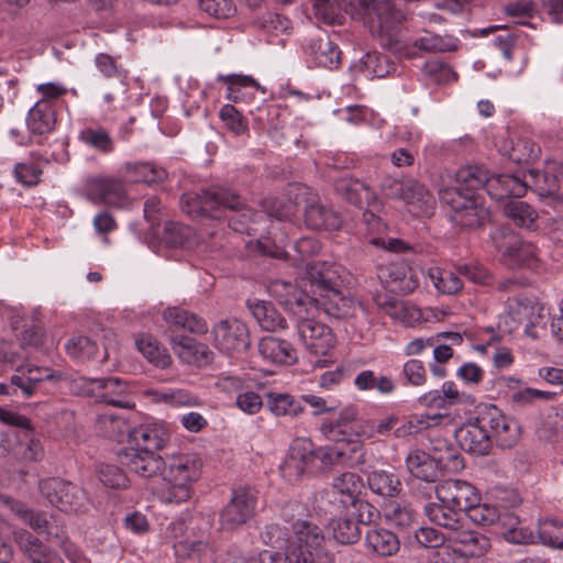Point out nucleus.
<instances>
[{
  "mask_svg": "<svg viewBox=\"0 0 563 563\" xmlns=\"http://www.w3.org/2000/svg\"><path fill=\"white\" fill-rule=\"evenodd\" d=\"M244 200L234 191L213 187L202 190L200 194H185L181 197V209L189 216H206L209 218H220L222 210H242L238 220L232 221L231 225L235 231H256L250 223H257L264 219V216L275 218L279 221L289 220L296 212L295 203L291 201H283L276 198H267L262 202V211H253L244 209Z\"/></svg>",
  "mask_w": 563,
  "mask_h": 563,
  "instance_id": "nucleus-1",
  "label": "nucleus"
},
{
  "mask_svg": "<svg viewBox=\"0 0 563 563\" xmlns=\"http://www.w3.org/2000/svg\"><path fill=\"white\" fill-rule=\"evenodd\" d=\"M312 300L316 302V313L321 309L329 317L343 320L344 330L352 340L367 338L372 320L363 302L331 288H328V292L316 295Z\"/></svg>",
  "mask_w": 563,
  "mask_h": 563,
  "instance_id": "nucleus-2",
  "label": "nucleus"
},
{
  "mask_svg": "<svg viewBox=\"0 0 563 563\" xmlns=\"http://www.w3.org/2000/svg\"><path fill=\"white\" fill-rule=\"evenodd\" d=\"M201 474V461L196 454L180 453L167 455L162 468V479L166 486L161 499L167 504H181L192 496V485Z\"/></svg>",
  "mask_w": 563,
  "mask_h": 563,
  "instance_id": "nucleus-3",
  "label": "nucleus"
},
{
  "mask_svg": "<svg viewBox=\"0 0 563 563\" xmlns=\"http://www.w3.org/2000/svg\"><path fill=\"white\" fill-rule=\"evenodd\" d=\"M365 21L373 35L384 45L397 43V35L405 20L404 12L391 0H358Z\"/></svg>",
  "mask_w": 563,
  "mask_h": 563,
  "instance_id": "nucleus-4",
  "label": "nucleus"
},
{
  "mask_svg": "<svg viewBox=\"0 0 563 563\" xmlns=\"http://www.w3.org/2000/svg\"><path fill=\"white\" fill-rule=\"evenodd\" d=\"M440 199L452 210L451 220L462 228H475L485 223L488 211L474 194L461 191L460 188L440 190Z\"/></svg>",
  "mask_w": 563,
  "mask_h": 563,
  "instance_id": "nucleus-5",
  "label": "nucleus"
},
{
  "mask_svg": "<svg viewBox=\"0 0 563 563\" xmlns=\"http://www.w3.org/2000/svg\"><path fill=\"white\" fill-rule=\"evenodd\" d=\"M317 471V445L310 438H295L288 454L280 465V472L288 482L299 479L306 472Z\"/></svg>",
  "mask_w": 563,
  "mask_h": 563,
  "instance_id": "nucleus-6",
  "label": "nucleus"
},
{
  "mask_svg": "<svg viewBox=\"0 0 563 563\" xmlns=\"http://www.w3.org/2000/svg\"><path fill=\"white\" fill-rule=\"evenodd\" d=\"M316 313L302 312L297 317V331L306 350L311 354L324 356L335 345L332 330L314 319Z\"/></svg>",
  "mask_w": 563,
  "mask_h": 563,
  "instance_id": "nucleus-7",
  "label": "nucleus"
},
{
  "mask_svg": "<svg viewBox=\"0 0 563 563\" xmlns=\"http://www.w3.org/2000/svg\"><path fill=\"white\" fill-rule=\"evenodd\" d=\"M290 528L291 541L287 551L298 556V561L302 558L307 563H314L324 541L321 529L307 520H297Z\"/></svg>",
  "mask_w": 563,
  "mask_h": 563,
  "instance_id": "nucleus-8",
  "label": "nucleus"
},
{
  "mask_svg": "<svg viewBox=\"0 0 563 563\" xmlns=\"http://www.w3.org/2000/svg\"><path fill=\"white\" fill-rule=\"evenodd\" d=\"M41 494L47 501L65 512L78 511L85 494L76 485L60 478H47L38 483Z\"/></svg>",
  "mask_w": 563,
  "mask_h": 563,
  "instance_id": "nucleus-9",
  "label": "nucleus"
},
{
  "mask_svg": "<svg viewBox=\"0 0 563 563\" xmlns=\"http://www.w3.org/2000/svg\"><path fill=\"white\" fill-rule=\"evenodd\" d=\"M362 446L358 442L341 439L332 444L317 445V471L354 466L362 462Z\"/></svg>",
  "mask_w": 563,
  "mask_h": 563,
  "instance_id": "nucleus-10",
  "label": "nucleus"
},
{
  "mask_svg": "<svg viewBox=\"0 0 563 563\" xmlns=\"http://www.w3.org/2000/svg\"><path fill=\"white\" fill-rule=\"evenodd\" d=\"M496 247L500 252L501 262L509 268H534L537 266V247L523 242L518 235L508 233L503 241L498 240V232L493 235Z\"/></svg>",
  "mask_w": 563,
  "mask_h": 563,
  "instance_id": "nucleus-11",
  "label": "nucleus"
},
{
  "mask_svg": "<svg viewBox=\"0 0 563 563\" xmlns=\"http://www.w3.org/2000/svg\"><path fill=\"white\" fill-rule=\"evenodd\" d=\"M86 388L98 402L126 409L135 406L128 383L118 377L89 379Z\"/></svg>",
  "mask_w": 563,
  "mask_h": 563,
  "instance_id": "nucleus-12",
  "label": "nucleus"
},
{
  "mask_svg": "<svg viewBox=\"0 0 563 563\" xmlns=\"http://www.w3.org/2000/svg\"><path fill=\"white\" fill-rule=\"evenodd\" d=\"M256 494L251 488H238L220 512V525L224 530H233L246 523L254 515Z\"/></svg>",
  "mask_w": 563,
  "mask_h": 563,
  "instance_id": "nucleus-13",
  "label": "nucleus"
},
{
  "mask_svg": "<svg viewBox=\"0 0 563 563\" xmlns=\"http://www.w3.org/2000/svg\"><path fill=\"white\" fill-rule=\"evenodd\" d=\"M87 197L93 203L112 207H125L129 197L120 178L111 176H92L86 180Z\"/></svg>",
  "mask_w": 563,
  "mask_h": 563,
  "instance_id": "nucleus-14",
  "label": "nucleus"
},
{
  "mask_svg": "<svg viewBox=\"0 0 563 563\" xmlns=\"http://www.w3.org/2000/svg\"><path fill=\"white\" fill-rule=\"evenodd\" d=\"M435 495L439 501L452 505L462 512L481 500L478 490L471 483L454 478L440 482Z\"/></svg>",
  "mask_w": 563,
  "mask_h": 563,
  "instance_id": "nucleus-15",
  "label": "nucleus"
},
{
  "mask_svg": "<svg viewBox=\"0 0 563 563\" xmlns=\"http://www.w3.org/2000/svg\"><path fill=\"white\" fill-rule=\"evenodd\" d=\"M268 291L296 317L302 316V312L316 313V302L312 297L289 282L274 280L269 284Z\"/></svg>",
  "mask_w": 563,
  "mask_h": 563,
  "instance_id": "nucleus-16",
  "label": "nucleus"
},
{
  "mask_svg": "<svg viewBox=\"0 0 563 563\" xmlns=\"http://www.w3.org/2000/svg\"><path fill=\"white\" fill-rule=\"evenodd\" d=\"M306 276L311 283L313 294L328 292V288L338 290L344 282L345 269L336 263L330 262H307L305 264Z\"/></svg>",
  "mask_w": 563,
  "mask_h": 563,
  "instance_id": "nucleus-17",
  "label": "nucleus"
},
{
  "mask_svg": "<svg viewBox=\"0 0 563 563\" xmlns=\"http://www.w3.org/2000/svg\"><path fill=\"white\" fill-rule=\"evenodd\" d=\"M169 439V429L159 421L142 423L131 429L128 433V442L130 446L137 450H162Z\"/></svg>",
  "mask_w": 563,
  "mask_h": 563,
  "instance_id": "nucleus-18",
  "label": "nucleus"
},
{
  "mask_svg": "<svg viewBox=\"0 0 563 563\" xmlns=\"http://www.w3.org/2000/svg\"><path fill=\"white\" fill-rule=\"evenodd\" d=\"M214 344L223 352H241L250 345L246 325L236 320L220 321L213 328Z\"/></svg>",
  "mask_w": 563,
  "mask_h": 563,
  "instance_id": "nucleus-19",
  "label": "nucleus"
},
{
  "mask_svg": "<svg viewBox=\"0 0 563 563\" xmlns=\"http://www.w3.org/2000/svg\"><path fill=\"white\" fill-rule=\"evenodd\" d=\"M483 420H486L490 430L489 435L499 448L510 449L519 442L521 427L516 419L507 417L494 408L486 413Z\"/></svg>",
  "mask_w": 563,
  "mask_h": 563,
  "instance_id": "nucleus-20",
  "label": "nucleus"
},
{
  "mask_svg": "<svg viewBox=\"0 0 563 563\" xmlns=\"http://www.w3.org/2000/svg\"><path fill=\"white\" fill-rule=\"evenodd\" d=\"M120 461L141 477L162 476L164 460L155 451L137 450L130 446L120 454Z\"/></svg>",
  "mask_w": 563,
  "mask_h": 563,
  "instance_id": "nucleus-21",
  "label": "nucleus"
},
{
  "mask_svg": "<svg viewBox=\"0 0 563 563\" xmlns=\"http://www.w3.org/2000/svg\"><path fill=\"white\" fill-rule=\"evenodd\" d=\"M377 277L390 291L408 294L417 287L410 267L402 261L378 265Z\"/></svg>",
  "mask_w": 563,
  "mask_h": 563,
  "instance_id": "nucleus-22",
  "label": "nucleus"
},
{
  "mask_svg": "<svg viewBox=\"0 0 563 563\" xmlns=\"http://www.w3.org/2000/svg\"><path fill=\"white\" fill-rule=\"evenodd\" d=\"M446 541L465 559L482 556L490 549V541L486 536L462 529L461 526L446 534Z\"/></svg>",
  "mask_w": 563,
  "mask_h": 563,
  "instance_id": "nucleus-23",
  "label": "nucleus"
},
{
  "mask_svg": "<svg viewBox=\"0 0 563 563\" xmlns=\"http://www.w3.org/2000/svg\"><path fill=\"white\" fill-rule=\"evenodd\" d=\"M455 438L461 448L475 455H485L490 449V435L479 419L467 421L461 426Z\"/></svg>",
  "mask_w": 563,
  "mask_h": 563,
  "instance_id": "nucleus-24",
  "label": "nucleus"
},
{
  "mask_svg": "<svg viewBox=\"0 0 563 563\" xmlns=\"http://www.w3.org/2000/svg\"><path fill=\"white\" fill-rule=\"evenodd\" d=\"M13 540L30 563H62L58 553L26 530H14Z\"/></svg>",
  "mask_w": 563,
  "mask_h": 563,
  "instance_id": "nucleus-25",
  "label": "nucleus"
},
{
  "mask_svg": "<svg viewBox=\"0 0 563 563\" xmlns=\"http://www.w3.org/2000/svg\"><path fill=\"white\" fill-rule=\"evenodd\" d=\"M303 220L308 229L317 231H338L342 227L340 214L320 200H313L306 205Z\"/></svg>",
  "mask_w": 563,
  "mask_h": 563,
  "instance_id": "nucleus-26",
  "label": "nucleus"
},
{
  "mask_svg": "<svg viewBox=\"0 0 563 563\" xmlns=\"http://www.w3.org/2000/svg\"><path fill=\"white\" fill-rule=\"evenodd\" d=\"M399 200L404 201L407 210L417 217L431 216L435 206V200L429 189L413 179L406 180L404 195Z\"/></svg>",
  "mask_w": 563,
  "mask_h": 563,
  "instance_id": "nucleus-27",
  "label": "nucleus"
},
{
  "mask_svg": "<svg viewBox=\"0 0 563 563\" xmlns=\"http://www.w3.org/2000/svg\"><path fill=\"white\" fill-rule=\"evenodd\" d=\"M172 347L177 357L185 364L205 366L212 361L209 347L189 336H176L172 340Z\"/></svg>",
  "mask_w": 563,
  "mask_h": 563,
  "instance_id": "nucleus-28",
  "label": "nucleus"
},
{
  "mask_svg": "<svg viewBox=\"0 0 563 563\" xmlns=\"http://www.w3.org/2000/svg\"><path fill=\"white\" fill-rule=\"evenodd\" d=\"M52 378H54V371L52 368L23 364L11 376V385L20 388L22 396L29 398L35 393L41 382Z\"/></svg>",
  "mask_w": 563,
  "mask_h": 563,
  "instance_id": "nucleus-29",
  "label": "nucleus"
},
{
  "mask_svg": "<svg viewBox=\"0 0 563 563\" xmlns=\"http://www.w3.org/2000/svg\"><path fill=\"white\" fill-rule=\"evenodd\" d=\"M120 177L129 183H143L153 185L164 181L167 172L151 162H126L119 168Z\"/></svg>",
  "mask_w": 563,
  "mask_h": 563,
  "instance_id": "nucleus-30",
  "label": "nucleus"
},
{
  "mask_svg": "<svg viewBox=\"0 0 563 563\" xmlns=\"http://www.w3.org/2000/svg\"><path fill=\"white\" fill-rule=\"evenodd\" d=\"M258 353L272 364L291 365L297 361V353L292 345L286 340L272 335L260 340Z\"/></svg>",
  "mask_w": 563,
  "mask_h": 563,
  "instance_id": "nucleus-31",
  "label": "nucleus"
},
{
  "mask_svg": "<svg viewBox=\"0 0 563 563\" xmlns=\"http://www.w3.org/2000/svg\"><path fill=\"white\" fill-rule=\"evenodd\" d=\"M377 307L390 317L396 323L413 325L420 319V311L407 301L386 295H377L374 298Z\"/></svg>",
  "mask_w": 563,
  "mask_h": 563,
  "instance_id": "nucleus-32",
  "label": "nucleus"
},
{
  "mask_svg": "<svg viewBox=\"0 0 563 563\" xmlns=\"http://www.w3.org/2000/svg\"><path fill=\"white\" fill-rule=\"evenodd\" d=\"M306 51L310 60L318 67L333 69L341 63V51L328 36L311 38Z\"/></svg>",
  "mask_w": 563,
  "mask_h": 563,
  "instance_id": "nucleus-33",
  "label": "nucleus"
},
{
  "mask_svg": "<svg viewBox=\"0 0 563 563\" xmlns=\"http://www.w3.org/2000/svg\"><path fill=\"white\" fill-rule=\"evenodd\" d=\"M499 152L510 161L521 164L537 158L540 148L526 136H509L501 141Z\"/></svg>",
  "mask_w": 563,
  "mask_h": 563,
  "instance_id": "nucleus-34",
  "label": "nucleus"
},
{
  "mask_svg": "<svg viewBox=\"0 0 563 563\" xmlns=\"http://www.w3.org/2000/svg\"><path fill=\"white\" fill-rule=\"evenodd\" d=\"M408 472L418 479L434 482L439 476V463L427 452L415 449L406 457Z\"/></svg>",
  "mask_w": 563,
  "mask_h": 563,
  "instance_id": "nucleus-35",
  "label": "nucleus"
},
{
  "mask_svg": "<svg viewBox=\"0 0 563 563\" xmlns=\"http://www.w3.org/2000/svg\"><path fill=\"white\" fill-rule=\"evenodd\" d=\"M366 549L382 558L393 556L399 551L397 536L384 528H372L365 534Z\"/></svg>",
  "mask_w": 563,
  "mask_h": 563,
  "instance_id": "nucleus-36",
  "label": "nucleus"
},
{
  "mask_svg": "<svg viewBox=\"0 0 563 563\" xmlns=\"http://www.w3.org/2000/svg\"><path fill=\"white\" fill-rule=\"evenodd\" d=\"M55 111L51 101L41 99L29 111L26 124L32 134L49 133L55 126Z\"/></svg>",
  "mask_w": 563,
  "mask_h": 563,
  "instance_id": "nucleus-37",
  "label": "nucleus"
},
{
  "mask_svg": "<svg viewBox=\"0 0 563 563\" xmlns=\"http://www.w3.org/2000/svg\"><path fill=\"white\" fill-rule=\"evenodd\" d=\"M179 559H189L198 563H213V547L205 539L186 538L174 544Z\"/></svg>",
  "mask_w": 563,
  "mask_h": 563,
  "instance_id": "nucleus-38",
  "label": "nucleus"
},
{
  "mask_svg": "<svg viewBox=\"0 0 563 563\" xmlns=\"http://www.w3.org/2000/svg\"><path fill=\"white\" fill-rule=\"evenodd\" d=\"M486 191L492 198L501 200L510 196H522L526 192V185L514 175H493L488 178Z\"/></svg>",
  "mask_w": 563,
  "mask_h": 563,
  "instance_id": "nucleus-39",
  "label": "nucleus"
},
{
  "mask_svg": "<svg viewBox=\"0 0 563 563\" xmlns=\"http://www.w3.org/2000/svg\"><path fill=\"white\" fill-rule=\"evenodd\" d=\"M335 191L354 206H362L365 201L371 206V200L376 202L373 190L358 179L343 177L335 181Z\"/></svg>",
  "mask_w": 563,
  "mask_h": 563,
  "instance_id": "nucleus-40",
  "label": "nucleus"
},
{
  "mask_svg": "<svg viewBox=\"0 0 563 563\" xmlns=\"http://www.w3.org/2000/svg\"><path fill=\"white\" fill-rule=\"evenodd\" d=\"M420 405L434 409H446L461 401L460 391L452 380H446L440 389H432L418 398Z\"/></svg>",
  "mask_w": 563,
  "mask_h": 563,
  "instance_id": "nucleus-41",
  "label": "nucleus"
},
{
  "mask_svg": "<svg viewBox=\"0 0 563 563\" xmlns=\"http://www.w3.org/2000/svg\"><path fill=\"white\" fill-rule=\"evenodd\" d=\"M330 487L349 509L360 497L363 481L361 476L355 473L344 472L333 477Z\"/></svg>",
  "mask_w": 563,
  "mask_h": 563,
  "instance_id": "nucleus-42",
  "label": "nucleus"
},
{
  "mask_svg": "<svg viewBox=\"0 0 563 563\" xmlns=\"http://www.w3.org/2000/svg\"><path fill=\"white\" fill-rule=\"evenodd\" d=\"M249 308L263 330L277 331L287 328L286 319L271 302L264 300L250 301Z\"/></svg>",
  "mask_w": 563,
  "mask_h": 563,
  "instance_id": "nucleus-43",
  "label": "nucleus"
},
{
  "mask_svg": "<svg viewBox=\"0 0 563 563\" xmlns=\"http://www.w3.org/2000/svg\"><path fill=\"white\" fill-rule=\"evenodd\" d=\"M424 512L431 522L446 529L448 533L461 526L462 511L452 505L439 500L429 503L424 506Z\"/></svg>",
  "mask_w": 563,
  "mask_h": 563,
  "instance_id": "nucleus-44",
  "label": "nucleus"
},
{
  "mask_svg": "<svg viewBox=\"0 0 563 563\" xmlns=\"http://www.w3.org/2000/svg\"><path fill=\"white\" fill-rule=\"evenodd\" d=\"M428 277L434 289L444 296H454L462 291L463 280L460 274L442 267H431L428 269Z\"/></svg>",
  "mask_w": 563,
  "mask_h": 563,
  "instance_id": "nucleus-45",
  "label": "nucleus"
},
{
  "mask_svg": "<svg viewBox=\"0 0 563 563\" xmlns=\"http://www.w3.org/2000/svg\"><path fill=\"white\" fill-rule=\"evenodd\" d=\"M369 489L383 497H396L401 492V482L399 477L384 470L372 471L367 476Z\"/></svg>",
  "mask_w": 563,
  "mask_h": 563,
  "instance_id": "nucleus-46",
  "label": "nucleus"
},
{
  "mask_svg": "<svg viewBox=\"0 0 563 563\" xmlns=\"http://www.w3.org/2000/svg\"><path fill=\"white\" fill-rule=\"evenodd\" d=\"M267 408L276 417L296 418L303 412V406L287 393L271 391L267 394Z\"/></svg>",
  "mask_w": 563,
  "mask_h": 563,
  "instance_id": "nucleus-47",
  "label": "nucleus"
},
{
  "mask_svg": "<svg viewBox=\"0 0 563 563\" xmlns=\"http://www.w3.org/2000/svg\"><path fill=\"white\" fill-rule=\"evenodd\" d=\"M489 175L488 172L482 166L467 165L461 167L456 173L455 188L461 191L473 194L474 190L487 187Z\"/></svg>",
  "mask_w": 563,
  "mask_h": 563,
  "instance_id": "nucleus-48",
  "label": "nucleus"
},
{
  "mask_svg": "<svg viewBox=\"0 0 563 563\" xmlns=\"http://www.w3.org/2000/svg\"><path fill=\"white\" fill-rule=\"evenodd\" d=\"M135 345L139 352L156 367L166 368L170 365V355L153 336L142 335L135 340Z\"/></svg>",
  "mask_w": 563,
  "mask_h": 563,
  "instance_id": "nucleus-49",
  "label": "nucleus"
},
{
  "mask_svg": "<svg viewBox=\"0 0 563 563\" xmlns=\"http://www.w3.org/2000/svg\"><path fill=\"white\" fill-rule=\"evenodd\" d=\"M78 140L101 154H110L114 151V142L110 132L101 126L84 128L78 134Z\"/></svg>",
  "mask_w": 563,
  "mask_h": 563,
  "instance_id": "nucleus-50",
  "label": "nucleus"
},
{
  "mask_svg": "<svg viewBox=\"0 0 563 563\" xmlns=\"http://www.w3.org/2000/svg\"><path fill=\"white\" fill-rule=\"evenodd\" d=\"M96 428L103 437L114 441H121L124 434H128L130 431L128 421L113 412L98 415Z\"/></svg>",
  "mask_w": 563,
  "mask_h": 563,
  "instance_id": "nucleus-51",
  "label": "nucleus"
},
{
  "mask_svg": "<svg viewBox=\"0 0 563 563\" xmlns=\"http://www.w3.org/2000/svg\"><path fill=\"white\" fill-rule=\"evenodd\" d=\"M354 385L360 391L376 389L382 395H389L395 390V384L388 376H377L372 369L360 372L354 378Z\"/></svg>",
  "mask_w": 563,
  "mask_h": 563,
  "instance_id": "nucleus-52",
  "label": "nucleus"
},
{
  "mask_svg": "<svg viewBox=\"0 0 563 563\" xmlns=\"http://www.w3.org/2000/svg\"><path fill=\"white\" fill-rule=\"evenodd\" d=\"M311 507L316 514L321 516L336 515L347 509L330 486L313 494Z\"/></svg>",
  "mask_w": 563,
  "mask_h": 563,
  "instance_id": "nucleus-53",
  "label": "nucleus"
},
{
  "mask_svg": "<svg viewBox=\"0 0 563 563\" xmlns=\"http://www.w3.org/2000/svg\"><path fill=\"white\" fill-rule=\"evenodd\" d=\"M556 393L541 390L532 387H521L514 390L509 396V402L515 408H527L537 402H549L555 399Z\"/></svg>",
  "mask_w": 563,
  "mask_h": 563,
  "instance_id": "nucleus-54",
  "label": "nucleus"
},
{
  "mask_svg": "<svg viewBox=\"0 0 563 563\" xmlns=\"http://www.w3.org/2000/svg\"><path fill=\"white\" fill-rule=\"evenodd\" d=\"M503 538L510 543L528 544L533 543L536 536L527 527L522 526L518 517L507 515L503 518Z\"/></svg>",
  "mask_w": 563,
  "mask_h": 563,
  "instance_id": "nucleus-55",
  "label": "nucleus"
},
{
  "mask_svg": "<svg viewBox=\"0 0 563 563\" xmlns=\"http://www.w3.org/2000/svg\"><path fill=\"white\" fill-rule=\"evenodd\" d=\"M32 431L21 430V435L15 450V459L22 462H40L45 451L40 439L31 435Z\"/></svg>",
  "mask_w": 563,
  "mask_h": 563,
  "instance_id": "nucleus-56",
  "label": "nucleus"
},
{
  "mask_svg": "<svg viewBox=\"0 0 563 563\" xmlns=\"http://www.w3.org/2000/svg\"><path fill=\"white\" fill-rule=\"evenodd\" d=\"M349 0L325 1L322 4H313L314 15L318 21L328 25H342L345 21L344 11Z\"/></svg>",
  "mask_w": 563,
  "mask_h": 563,
  "instance_id": "nucleus-57",
  "label": "nucleus"
},
{
  "mask_svg": "<svg viewBox=\"0 0 563 563\" xmlns=\"http://www.w3.org/2000/svg\"><path fill=\"white\" fill-rule=\"evenodd\" d=\"M219 81H224L227 86V98L233 102L244 101L246 95L242 91V88L254 87L258 88V82L246 75H219Z\"/></svg>",
  "mask_w": 563,
  "mask_h": 563,
  "instance_id": "nucleus-58",
  "label": "nucleus"
},
{
  "mask_svg": "<svg viewBox=\"0 0 563 563\" xmlns=\"http://www.w3.org/2000/svg\"><path fill=\"white\" fill-rule=\"evenodd\" d=\"M383 515L387 523L402 529L410 527L416 519L412 508L400 503H390L385 506Z\"/></svg>",
  "mask_w": 563,
  "mask_h": 563,
  "instance_id": "nucleus-59",
  "label": "nucleus"
},
{
  "mask_svg": "<svg viewBox=\"0 0 563 563\" xmlns=\"http://www.w3.org/2000/svg\"><path fill=\"white\" fill-rule=\"evenodd\" d=\"M504 212L515 224L531 229L536 219V211L525 201L511 200L505 205Z\"/></svg>",
  "mask_w": 563,
  "mask_h": 563,
  "instance_id": "nucleus-60",
  "label": "nucleus"
},
{
  "mask_svg": "<svg viewBox=\"0 0 563 563\" xmlns=\"http://www.w3.org/2000/svg\"><path fill=\"white\" fill-rule=\"evenodd\" d=\"M333 538L341 544H353L361 538L358 525L350 518H336L330 523Z\"/></svg>",
  "mask_w": 563,
  "mask_h": 563,
  "instance_id": "nucleus-61",
  "label": "nucleus"
},
{
  "mask_svg": "<svg viewBox=\"0 0 563 563\" xmlns=\"http://www.w3.org/2000/svg\"><path fill=\"white\" fill-rule=\"evenodd\" d=\"M192 229L176 222H166L162 233L163 242L172 247L190 246Z\"/></svg>",
  "mask_w": 563,
  "mask_h": 563,
  "instance_id": "nucleus-62",
  "label": "nucleus"
},
{
  "mask_svg": "<svg viewBox=\"0 0 563 563\" xmlns=\"http://www.w3.org/2000/svg\"><path fill=\"white\" fill-rule=\"evenodd\" d=\"M224 126L234 135L241 136L249 132L247 119L232 104H224L219 112Z\"/></svg>",
  "mask_w": 563,
  "mask_h": 563,
  "instance_id": "nucleus-63",
  "label": "nucleus"
},
{
  "mask_svg": "<svg viewBox=\"0 0 563 563\" xmlns=\"http://www.w3.org/2000/svg\"><path fill=\"white\" fill-rule=\"evenodd\" d=\"M537 537L543 544L563 549V523L545 519L539 523Z\"/></svg>",
  "mask_w": 563,
  "mask_h": 563,
  "instance_id": "nucleus-64",
  "label": "nucleus"
}]
</instances>
